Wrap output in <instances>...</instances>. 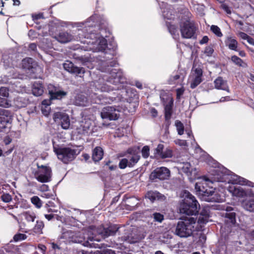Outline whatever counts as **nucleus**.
Here are the masks:
<instances>
[{"label":"nucleus","mask_w":254,"mask_h":254,"mask_svg":"<svg viewBox=\"0 0 254 254\" xmlns=\"http://www.w3.org/2000/svg\"><path fill=\"white\" fill-rule=\"evenodd\" d=\"M90 25L86 22V26L81 30L79 31L78 36L81 43H86L88 46L87 50L94 52L104 51L107 47L106 40L101 35L90 30Z\"/></svg>","instance_id":"obj_1"},{"label":"nucleus","mask_w":254,"mask_h":254,"mask_svg":"<svg viewBox=\"0 0 254 254\" xmlns=\"http://www.w3.org/2000/svg\"><path fill=\"white\" fill-rule=\"evenodd\" d=\"M107 65H106L105 71L109 72L112 76L114 77V79L106 81L104 78H99V79L95 81L94 85L97 90L102 92H109L111 90H116L119 87H115L114 86H111L110 84L117 85L118 83L120 82V73L118 72V69L116 68H111L112 67H115L117 63L116 61L113 60L110 62L107 63Z\"/></svg>","instance_id":"obj_2"},{"label":"nucleus","mask_w":254,"mask_h":254,"mask_svg":"<svg viewBox=\"0 0 254 254\" xmlns=\"http://www.w3.org/2000/svg\"><path fill=\"white\" fill-rule=\"evenodd\" d=\"M119 228L117 225H111L108 228L100 227L97 229L93 230V231H88L87 233L84 234L81 240L78 241V242L82 243V245L87 247H92L94 244L92 243L94 241H98V239L96 238L95 234L96 232L103 238L108 237L110 236L114 235L117 232L119 231Z\"/></svg>","instance_id":"obj_3"},{"label":"nucleus","mask_w":254,"mask_h":254,"mask_svg":"<svg viewBox=\"0 0 254 254\" xmlns=\"http://www.w3.org/2000/svg\"><path fill=\"white\" fill-rule=\"evenodd\" d=\"M196 219L190 216H183L176 225L173 228L174 234L181 238H187L190 236L193 231V224Z\"/></svg>","instance_id":"obj_4"},{"label":"nucleus","mask_w":254,"mask_h":254,"mask_svg":"<svg viewBox=\"0 0 254 254\" xmlns=\"http://www.w3.org/2000/svg\"><path fill=\"white\" fill-rule=\"evenodd\" d=\"M185 197L180 208V212L187 215L196 214L200 208V205L195 197L189 192H185Z\"/></svg>","instance_id":"obj_5"},{"label":"nucleus","mask_w":254,"mask_h":254,"mask_svg":"<svg viewBox=\"0 0 254 254\" xmlns=\"http://www.w3.org/2000/svg\"><path fill=\"white\" fill-rule=\"evenodd\" d=\"M195 189L200 198L208 202H219L221 198L212 189H205L202 184L198 182L195 184Z\"/></svg>","instance_id":"obj_6"},{"label":"nucleus","mask_w":254,"mask_h":254,"mask_svg":"<svg viewBox=\"0 0 254 254\" xmlns=\"http://www.w3.org/2000/svg\"><path fill=\"white\" fill-rule=\"evenodd\" d=\"M54 150L58 158L65 164L73 160L77 155L75 149L69 147H54Z\"/></svg>","instance_id":"obj_7"},{"label":"nucleus","mask_w":254,"mask_h":254,"mask_svg":"<svg viewBox=\"0 0 254 254\" xmlns=\"http://www.w3.org/2000/svg\"><path fill=\"white\" fill-rule=\"evenodd\" d=\"M122 108L120 106H107L102 110L101 116L102 119L110 121L117 120L120 116Z\"/></svg>","instance_id":"obj_8"},{"label":"nucleus","mask_w":254,"mask_h":254,"mask_svg":"<svg viewBox=\"0 0 254 254\" xmlns=\"http://www.w3.org/2000/svg\"><path fill=\"white\" fill-rule=\"evenodd\" d=\"M35 177L40 182H50L52 177L51 169L49 166L38 165V170L35 173Z\"/></svg>","instance_id":"obj_9"},{"label":"nucleus","mask_w":254,"mask_h":254,"mask_svg":"<svg viewBox=\"0 0 254 254\" xmlns=\"http://www.w3.org/2000/svg\"><path fill=\"white\" fill-rule=\"evenodd\" d=\"M196 28L194 24L189 21H186L180 24V31L183 38H192L195 33Z\"/></svg>","instance_id":"obj_10"},{"label":"nucleus","mask_w":254,"mask_h":254,"mask_svg":"<svg viewBox=\"0 0 254 254\" xmlns=\"http://www.w3.org/2000/svg\"><path fill=\"white\" fill-rule=\"evenodd\" d=\"M121 239L123 241H127L131 244L138 242L140 237L138 234L137 229L133 227L125 229L124 235L121 237Z\"/></svg>","instance_id":"obj_11"},{"label":"nucleus","mask_w":254,"mask_h":254,"mask_svg":"<svg viewBox=\"0 0 254 254\" xmlns=\"http://www.w3.org/2000/svg\"><path fill=\"white\" fill-rule=\"evenodd\" d=\"M170 170L164 167L157 168L155 169L150 175L149 179L152 181L156 179L164 180L168 179L170 177Z\"/></svg>","instance_id":"obj_12"},{"label":"nucleus","mask_w":254,"mask_h":254,"mask_svg":"<svg viewBox=\"0 0 254 254\" xmlns=\"http://www.w3.org/2000/svg\"><path fill=\"white\" fill-rule=\"evenodd\" d=\"M63 66L64 69L69 73L79 75L80 77L81 74L83 75L85 73V69L83 67L75 66L72 62L69 61H66L63 64Z\"/></svg>","instance_id":"obj_13"},{"label":"nucleus","mask_w":254,"mask_h":254,"mask_svg":"<svg viewBox=\"0 0 254 254\" xmlns=\"http://www.w3.org/2000/svg\"><path fill=\"white\" fill-rule=\"evenodd\" d=\"M229 191L232 193L233 196L239 197H251V194H253V192L251 189L245 190L241 187H230Z\"/></svg>","instance_id":"obj_14"},{"label":"nucleus","mask_w":254,"mask_h":254,"mask_svg":"<svg viewBox=\"0 0 254 254\" xmlns=\"http://www.w3.org/2000/svg\"><path fill=\"white\" fill-rule=\"evenodd\" d=\"M53 119L55 122L60 121L63 128L66 129L69 128L70 121L68 116L65 113L57 112L54 114Z\"/></svg>","instance_id":"obj_15"},{"label":"nucleus","mask_w":254,"mask_h":254,"mask_svg":"<svg viewBox=\"0 0 254 254\" xmlns=\"http://www.w3.org/2000/svg\"><path fill=\"white\" fill-rule=\"evenodd\" d=\"M138 149L129 148L127 153L129 154L128 158L129 167H133L139 160L140 156L139 154Z\"/></svg>","instance_id":"obj_16"},{"label":"nucleus","mask_w":254,"mask_h":254,"mask_svg":"<svg viewBox=\"0 0 254 254\" xmlns=\"http://www.w3.org/2000/svg\"><path fill=\"white\" fill-rule=\"evenodd\" d=\"M250 198H246L241 201L242 207L246 210L254 212V194H251Z\"/></svg>","instance_id":"obj_17"},{"label":"nucleus","mask_w":254,"mask_h":254,"mask_svg":"<svg viewBox=\"0 0 254 254\" xmlns=\"http://www.w3.org/2000/svg\"><path fill=\"white\" fill-rule=\"evenodd\" d=\"M202 70L199 68L197 67L194 70V78L190 84V87L192 89L195 88L202 81Z\"/></svg>","instance_id":"obj_18"},{"label":"nucleus","mask_w":254,"mask_h":254,"mask_svg":"<svg viewBox=\"0 0 254 254\" xmlns=\"http://www.w3.org/2000/svg\"><path fill=\"white\" fill-rule=\"evenodd\" d=\"M55 38L62 43H65L71 41L73 39V36L66 32H60Z\"/></svg>","instance_id":"obj_19"},{"label":"nucleus","mask_w":254,"mask_h":254,"mask_svg":"<svg viewBox=\"0 0 254 254\" xmlns=\"http://www.w3.org/2000/svg\"><path fill=\"white\" fill-rule=\"evenodd\" d=\"M214 83L216 89L229 91L226 81L224 80L221 77H218L216 78Z\"/></svg>","instance_id":"obj_20"},{"label":"nucleus","mask_w":254,"mask_h":254,"mask_svg":"<svg viewBox=\"0 0 254 254\" xmlns=\"http://www.w3.org/2000/svg\"><path fill=\"white\" fill-rule=\"evenodd\" d=\"M37 66V63L32 58H29L22 60V66L25 69L33 71V69Z\"/></svg>","instance_id":"obj_21"},{"label":"nucleus","mask_w":254,"mask_h":254,"mask_svg":"<svg viewBox=\"0 0 254 254\" xmlns=\"http://www.w3.org/2000/svg\"><path fill=\"white\" fill-rule=\"evenodd\" d=\"M181 168L183 172L188 176L194 177L196 174V169L192 168L189 162L183 163Z\"/></svg>","instance_id":"obj_22"},{"label":"nucleus","mask_w":254,"mask_h":254,"mask_svg":"<svg viewBox=\"0 0 254 254\" xmlns=\"http://www.w3.org/2000/svg\"><path fill=\"white\" fill-rule=\"evenodd\" d=\"M169 103L166 104H164L165 107V117L166 120H169L171 119L172 114V107L173 105V98H169Z\"/></svg>","instance_id":"obj_23"},{"label":"nucleus","mask_w":254,"mask_h":254,"mask_svg":"<svg viewBox=\"0 0 254 254\" xmlns=\"http://www.w3.org/2000/svg\"><path fill=\"white\" fill-rule=\"evenodd\" d=\"M44 92V87L40 82H35L33 85L32 93L36 96H40Z\"/></svg>","instance_id":"obj_24"},{"label":"nucleus","mask_w":254,"mask_h":254,"mask_svg":"<svg viewBox=\"0 0 254 254\" xmlns=\"http://www.w3.org/2000/svg\"><path fill=\"white\" fill-rule=\"evenodd\" d=\"M103 156V150L100 147H96L94 148L92 154V159L95 162H98L101 160Z\"/></svg>","instance_id":"obj_25"},{"label":"nucleus","mask_w":254,"mask_h":254,"mask_svg":"<svg viewBox=\"0 0 254 254\" xmlns=\"http://www.w3.org/2000/svg\"><path fill=\"white\" fill-rule=\"evenodd\" d=\"M225 44L228 47L229 49L231 50L238 51V42L235 39L231 37H228L225 41Z\"/></svg>","instance_id":"obj_26"},{"label":"nucleus","mask_w":254,"mask_h":254,"mask_svg":"<svg viewBox=\"0 0 254 254\" xmlns=\"http://www.w3.org/2000/svg\"><path fill=\"white\" fill-rule=\"evenodd\" d=\"M75 104L79 106H85L88 103L87 98L82 94H78L75 99Z\"/></svg>","instance_id":"obj_27"},{"label":"nucleus","mask_w":254,"mask_h":254,"mask_svg":"<svg viewBox=\"0 0 254 254\" xmlns=\"http://www.w3.org/2000/svg\"><path fill=\"white\" fill-rule=\"evenodd\" d=\"M225 221L230 223L232 225L236 223V213L233 212H226L225 214Z\"/></svg>","instance_id":"obj_28"},{"label":"nucleus","mask_w":254,"mask_h":254,"mask_svg":"<svg viewBox=\"0 0 254 254\" xmlns=\"http://www.w3.org/2000/svg\"><path fill=\"white\" fill-rule=\"evenodd\" d=\"M49 93L51 99H60L66 94V92L61 91L56 92L50 91Z\"/></svg>","instance_id":"obj_29"},{"label":"nucleus","mask_w":254,"mask_h":254,"mask_svg":"<svg viewBox=\"0 0 254 254\" xmlns=\"http://www.w3.org/2000/svg\"><path fill=\"white\" fill-rule=\"evenodd\" d=\"M232 61L236 64L242 67H246L247 64L245 63L242 59L236 56H233L231 57Z\"/></svg>","instance_id":"obj_30"},{"label":"nucleus","mask_w":254,"mask_h":254,"mask_svg":"<svg viewBox=\"0 0 254 254\" xmlns=\"http://www.w3.org/2000/svg\"><path fill=\"white\" fill-rule=\"evenodd\" d=\"M231 180L229 181L231 182V183L234 184H240V185H244V181H243V178L238 176L237 175H233L231 177Z\"/></svg>","instance_id":"obj_31"},{"label":"nucleus","mask_w":254,"mask_h":254,"mask_svg":"<svg viewBox=\"0 0 254 254\" xmlns=\"http://www.w3.org/2000/svg\"><path fill=\"white\" fill-rule=\"evenodd\" d=\"M44 227V223L41 221H37L34 228V232L38 234H41L42 230Z\"/></svg>","instance_id":"obj_32"},{"label":"nucleus","mask_w":254,"mask_h":254,"mask_svg":"<svg viewBox=\"0 0 254 254\" xmlns=\"http://www.w3.org/2000/svg\"><path fill=\"white\" fill-rule=\"evenodd\" d=\"M31 202L38 208H40L42 205V202L37 196H34L31 198Z\"/></svg>","instance_id":"obj_33"},{"label":"nucleus","mask_w":254,"mask_h":254,"mask_svg":"<svg viewBox=\"0 0 254 254\" xmlns=\"http://www.w3.org/2000/svg\"><path fill=\"white\" fill-rule=\"evenodd\" d=\"M175 125L177 127L178 133L179 135H182L184 133V127L183 124L180 121H176Z\"/></svg>","instance_id":"obj_34"},{"label":"nucleus","mask_w":254,"mask_h":254,"mask_svg":"<svg viewBox=\"0 0 254 254\" xmlns=\"http://www.w3.org/2000/svg\"><path fill=\"white\" fill-rule=\"evenodd\" d=\"M8 97H0V106L8 108L10 106Z\"/></svg>","instance_id":"obj_35"},{"label":"nucleus","mask_w":254,"mask_h":254,"mask_svg":"<svg viewBox=\"0 0 254 254\" xmlns=\"http://www.w3.org/2000/svg\"><path fill=\"white\" fill-rule=\"evenodd\" d=\"M27 101V100L21 97H18L15 102L16 105L19 107H24L26 105Z\"/></svg>","instance_id":"obj_36"},{"label":"nucleus","mask_w":254,"mask_h":254,"mask_svg":"<svg viewBox=\"0 0 254 254\" xmlns=\"http://www.w3.org/2000/svg\"><path fill=\"white\" fill-rule=\"evenodd\" d=\"M152 217L155 221L161 223L164 220V215L160 213L155 212L152 214Z\"/></svg>","instance_id":"obj_37"},{"label":"nucleus","mask_w":254,"mask_h":254,"mask_svg":"<svg viewBox=\"0 0 254 254\" xmlns=\"http://www.w3.org/2000/svg\"><path fill=\"white\" fill-rule=\"evenodd\" d=\"M25 219L28 222H34L35 218L36 215L34 214H31L29 212H26L24 214Z\"/></svg>","instance_id":"obj_38"},{"label":"nucleus","mask_w":254,"mask_h":254,"mask_svg":"<svg viewBox=\"0 0 254 254\" xmlns=\"http://www.w3.org/2000/svg\"><path fill=\"white\" fill-rule=\"evenodd\" d=\"M9 89L5 87H1L0 88V97H9Z\"/></svg>","instance_id":"obj_39"},{"label":"nucleus","mask_w":254,"mask_h":254,"mask_svg":"<svg viewBox=\"0 0 254 254\" xmlns=\"http://www.w3.org/2000/svg\"><path fill=\"white\" fill-rule=\"evenodd\" d=\"M169 98H172V97L171 96H170L169 95H168L165 93H162L160 95V98H161V100L164 105V104H166L168 103H169Z\"/></svg>","instance_id":"obj_40"},{"label":"nucleus","mask_w":254,"mask_h":254,"mask_svg":"<svg viewBox=\"0 0 254 254\" xmlns=\"http://www.w3.org/2000/svg\"><path fill=\"white\" fill-rule=\"evenodd\" d=\"M210 29L218 37H221L222 36L220 29L217 26L212 25Z\"/></svg>","instance_id":"obj_41"},{"label":"nucleus","mask_w":254,"mask_h":254,"mask_svg":"<svg viewBox=\"0 0 254 254\" xmlns=\"http://www.w3.org/2000/svg\"><path fill=\"white\" fill-rule=\"evenodd\" d=\"M150 148L148 146H144L141 150L142 156L144 158H147L149 155Z\"/></svg>","instance_id":"obj_42"},{"label":"nucleus","mask_w":254,"mask_h":254,"mask_svg":"<svg viewBox=\"0 0 254 254\" xmlns=\"http://www.w3.org/2000/svg\"><path fill=\"white\" fill-rule=\"evenodd\" d=\"M90 122L89 121H85L84 122L82 121L80 127H82L83 131L86 132L90 127Z\"/></svg>","instance_id":"obj_43"},{"label":"nucleus","mask_w":254,"mask_h":254,"mask_svg":"<svg viewBox=\"0 0 254 254\" xmlns=\"http://www.w3.org/2000/svg\"><path fill=\"white\" fill-rule=\"evenodd\" d=\"M127 166L129 167L128 160L126 158L122 159L119 163V167L121 169H125Z\"/></svg>","instance_id":"obj_44"},{"label":"nucleus","mask_w":254,"mask_h":254,"mask_svg":"<svg viewBox=\"0 0 254 254\" xmlns=\"http://www.w3.org/2000/svg\"><path fill=\"white\" fill-rule=\"evenodd\" d=\"M164 145L162 144L158 145L157 148L155 150V154L160 157L163 152Z\"/></svg>","instance_id":"obj_45"},{"label":"nucleus","mask_w":254,"mask_h":254,"mask_svg":"<svg viewBox=\"0 0 254 254\" xmlns=\"http://www.w3.org/2000/svg\"><path fill=\"white\" fill-rule=\"evenodd\" d=\"M27 236L25 234H17L15 235L13 237V240L15 242H17L20 240H23L26 239Z\"/></svg>","instance_id":"obj_46"},{"label":"nucleus","mask_w":254,"mask_h":254,"mask_svg":"<svg viewBox=\"0 0 254 254\" xmlns=\"http://www.w3.org/2000/svg\"><path fill=\"white\" fill-rule=\"evenodd\" d=\"M1 199L5 202H9L11 201V196L7 193H3L1 196Z\"/></svg>","instance_id":"obj_47"},{"label":"nucleus","mask_w":254,"mask_h":254,"mask_svg":"<svg viewBox=\"0 0 254 254\" xmlns=\"http://www.w3.org/2000/svg\"><path fill=\"white\" fill-rule=\"evenodd\" d=\"M172 156V151L170 149H166L163 151L162 154L160 157L162 158H170Z\"/></svg>","instance_id":"obj_48"},{"label":"nucleus","mask_w":254,"mask_h":254,"mask_svg":"<svg viewBox=\"0 0 254 254\" xmlns=\"http://www.w3.org/2000/svg\"><path fill=\"white\" fill-rule=\"evenodd\" d=\"M209 220V218L208 216H204L202 215H199L198 219V223L200 225H203L206 224Z\"/></svg>","instance_id":"obj_49"},{"label":"nucleus","mask_w":254,"mask_h":254,"mask_svg":"<svg viewBox=\"0 0 254 254\" xmlns=\"http://www.w3.org/2000/svg\"><path fill=\"white\" fill-rule=\"evenodd\" d=\"M239 35L241 38L244 40H247L248 42L249 43L252 44V43L250 42V40H252V38L250 37H249L247 34H246L244 32H241L239 33Z\"/></svg>","instance_id":"obj_50"},{"label":"nucleus","mask_w":254,"mask_h":254,"mask_svg":"<svg viewBox=\"0 0 254 254\" xmlns=\"http://www.w3.org/2000/svg\"><path fill=\"white\" fill-rule=\"evenodd\" d=\"M175 142L176 144H178L181 146H188L187 142L185 140L182 139H176L175 140Z\"/></svg>","instance_id":"obj_51"},{"label":"nucleus","mask_w":254,"mask_h":254,"mask_svg":"<svg viewBox=\"0 0 254 254\" xmlns=\"http://www.w3.org/2000/svg\"><path fill=\"white\" fill-rule=\"evenodd\" d=\"M213 49L211 46H208L205 48L204 53L208 56H211L213 53Z\"/></svg>","instance_id":"obj_52"},{"label":"nucleus","mask_w":254,"mask_h":254,"mask_svg":"<svg viewBox=\"0 0 254 254\" xmlns=\"http://www.w3.org/2000/svg\"><path fill=\"white\" fill-rule=\"evenodd\" d=\"M156 196H158V194L153 192H149L147 194V197L152 201L154 200Z\"/></svg>","instance_id":"obj_53"},{"label":"nucleus","mask_w":254,"mask_h":254,"mask_svg":"<svg viewBox=\"0 0 254 254\" xmlns=\"http://www.w3.org/2000/svg\"><path fill=\"white\" fill-rule=\"evenodd\" d=\"M210 212L209 209L207 208H205L203 209L200 214V215L204 216H208V218L210 217Z\"/></svg>","instance_id":"obj_54"},{"label":"nucleus","mask_w":254,"mask_h":254,"mask_svg":"<svg viewBox=\"0 0 254 254\" xmlns=\"http://www.w3.org/2000/svg\"><path fill=\"white\" fill-rule=\"evenodd\" d=\"M97 252H98L99 254H115L113 251L109 249L104 250L100 252L98 251Z\"/></svg>","instance_id":"obj_55"},{"label":"nucleus","mask_w":254,"mask_h":254,"mask_svg":"<svg viewBox=\"0 0 254 254\" xmlns=\"http://www.w3.org/2000/svg\"><path fill=\"white\" fill-rule=\"evenodd\" d=\"M208 40H209V39H208V37L206 36H205L199 41V43L201 45L207 43L208 41Z\"/></svg>","instance_id":"obj_56"},{"label":"nucleus","mask_w":254,"mask_h":254,"mask_svg":"<svg viewBox=\"0 0 254 254\" xmlns=\"http://www.w3.org/2000/svg\"><path fill=\"white\" fill-rule=\"evenodd\" d=\"M38 248L41 251L43 254H45L46 250V247L45 246L42 244H39L38 246Z\"/></svg>","instance_id":"obj_57"},{"label":"nucleus","mask_w":254,"mask_h":254,"mask_svg":"<svg viewBox=\"0 0 254 254\" xmlns=\"http://www.w3.org/2000/svg\"><path fill=\"white\" fill-rule=\"evenodd\" d=\"M29 50L35 51L37 49V45L35 43H31L29 45Z\"/></svg>","instance_id":"obj_58"},{"label":"nucleus","mask_w":254,"mask_h":254,"mask_svg":"<svg viewBox=\"0 0 254 254\" xmlns=\"http://www.w3.org/2000/svg\"><path fill=\"white\" fill-rule=\"evenodd\" d=\"M222 7L227 13H231V12L230 8L226 4H222Z\"/></svg>","instance_id":"obj_59"},{"label":"nucleus","mask_w":254,"mask_h":254,"mask_svg":"<svg viewBox=\"0 0 254 254\" xmlns=\"http://www.w3.org/2000/svg\"><path fill=\"white\" fill-rule=\"evenodd\" d=\"M150 112L153 117H156L157 116L158 112L155 108H152Z\"/></svg>","instance_id":"obj_60"},{"label":"nucleus","mask_w":254,"mask_h":254,"mask_svg":"<svg viewBox=\"0 0 254 254\" xmlns=\"http://www.w3.org/2000/svg\"><path fill=\"white\" fill-rule=\"evenodd\" d=\"M42 113L46 116H48V115L49 114V109H42Z\"/></svg>","instance_id":"obj_61"},{"label":"nucleus","mask_w":254,"mask_h":254,"mask_svg":"<svg viewBox=\"0 0 254 254\" xmlns=\"http://www.w3.org/2000/svg\"><path fill=\"white\" fill-rule=\"evenodd\" d=\"M54 215L53 214H45V218L48 220H51L53 217H54Z\"/></svg>","instance_id":"obj_62"},{"label":"nucleus","mask_w":254,"mask_h":254,"mask_svg":"<svg viewBox=\"0 0 254 254\" xmlns=\"http://www.w3.org/2000/svg\"><path fill=\"white\" fill-rule=\"evenodd\" d=\"M180 78V75H176L175 76H173L171 77L170 80L172 81H175Z\"/></svg>","instance_id":"obj_63"},{"label":"nucleus","mask_w":254,"mask_h":254,"mask_svg":"<svg viewBox=\"0 0 254 254\" xmlns=\"http://www.w3.org/2000/svg\"><path fill=\"white\" fill-rule=\"evenodd\" d=\"M5 128V124L3 122H0V131H1L2 129Z\"/></svg>","instance_id":"obj_64"}]
</instances>
